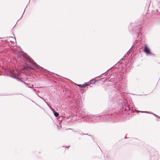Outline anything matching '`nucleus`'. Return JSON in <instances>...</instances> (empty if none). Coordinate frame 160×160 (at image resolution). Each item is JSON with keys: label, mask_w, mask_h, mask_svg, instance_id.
<instances>
[{"label": "nucleus", "mask_w": 160, "mask_h": 160, "mask_svg": "<svg viewBox=\"0 0 160 160\" xmlns=\"http://www.w3.org/2000/svg\"><path fill=\"white\" fill-rule=\"evenodd\" d=\"M132 48V47H131V48H130V49H131Z\"/></svg>", "instance_id": "obj_10"}, {"label": "nucleus", "mask_w": 160, "mask_h": 160, "mask_svg": "<svg viewBox=\"0 0 160 160\" xmlns=\"http://www.w3.org/2000/svg\"><path fill=\"white\" fill-rule=\"evenodd\" d=\"M154 115H156V116H157L156 115H155V114H154Z\"/></svg>", "instance_id": "obj_14"}, {"label": "nucleus", "mask_w": 160, "mask_h": 160, "mask_svg": "<svg viewBox=\"0 0 160 160\" xmlns=\"http://www.w3.org/2000/svg\"><path fill=\"white\" fill-rule=\"evenodd\" d=\"M132 48V47H131V48H130V49H131Z\"/></svg>", "instance_id": "obj_12"}, {"label": "nucleus", "mask_w": 160, "mask_h": 160, "mask_svg": "<svg viewBox=\"0 0 160 160\" xmlns=\"http://www.w3.org/2000/svg\"><path fill=\"white\" fill-rule=\"evenodd\" d=\"M132 48V47H131V48H130V49H131Z\"/></svg>", "instance_id": "obj_13"}, {"label": "nucleus", "mask_w": 160, "mask_h": 160, "mask_svg": "<svg viewBox=\"0 0 160 160\" xmlns=\"http://www.w3.org/2000/svg\"><path fill=\"white\" fill-rule=\"evenodd\" d=\"M132 48V47H131V48H130V49H131Z\"/></svg>", "instance_id": "obj_11"}, {"label": "nucleus", "mask_w": 160, "mask_h": 160, "mask_svg": "<svg viewBox=\"0 0 160 160\" xmlns=\"http://www.w3.org/2000/svg\"><path fill=\"white\" fill-rule=\"evenodd\" d=\"M88 117L89 118H92L95 120H98L100 119V118H99V117H100V116L98 115L94 116L93 114H91L88 115Z\"/></svg>", "instance_id": "obj_3"}, {"label": "nucleus", "mask_w": 160, "mask_h": 160, "mask_svg": "<svg viewBox=\"0 0 160 160\" xmlns=\"http://www.w3.org/2000/svg\"><path fill=\"white\" fill-rule=\"evenodd\" d=\"M28 87L29 88H31V87Z\"/></svg>", "instance_id": "obj_9"}, {"label": "nucleus", "mask_w": 160, "mask_h": 160, "mask_svg": "<svg viewBox=\"0 0 160 160\" xmlns=\"http://www.w3.org/2000/svg\"><path fill=\"white\" fill-rule=\"evenodd\" d=\"M10 76L13 77L14 78H17V80H19L20 82L24 83L25 84H27L23 80L19 79L18 77L19 75V72L16 70L10 72Z\"/></svg>", "instance_id": "obj_2"}, {"label": "nucleus", "mask_w": 160, "mask_h": 160, "mask_svg": "<svg viewBox=\"0 0 160 160\" xmlns=\"http://www.w3.org/2000/svg\"><path fill=\"white\" fill-rule=\"evenodd\" d=\"M40 98H42L43 99V98L41 97V96H39Z\"/></svg>", "instance_id": "obj_8"}, {"label": "nucleus", "mask_w": 160, "mask_h": 160, "mask_svg": "<svg viewBox=\"0 0 160 160\" xmlns=\"http://www.w3.org/2000/svg\"><path fill=\"white\" fill-rule=\"evenodd\" d=\"M87 85H88L87 84L85 83V84H83L82 85H78V86L82 88H83L85 87Z\"/></svg>", "instance_id": "obj_6"}, {"label": "nucleus", "mask_w": 160, "mask_h": 160, "mask_svg": "<svg viewBox=\"0 0 160 160\" xmlns=\"http://www.w3.org/2000/svg\"><path fill=\"white\" fill-rule=\"evenodd\" d=\"M127 108H128V109H127L128 110H130V108L129 106H128Z\"/></svg>", "instance_id": "obj_7"}, {"label": "nucleus", "mask_w": 160, "mask_h": 160, "mask_svg": "<svg viewBox=\"0 0 160 160\" xmlns=\"http://www.w3.org/2000/svg\"><path fill=\"white\" fill-rule=\"evenodd\" d=\"M49 106V108L51 109V110H52V111L54 113V115L56 116L57 117L59 115L58 113L56 112L54 110V109L52 108L50 106H49V105L47 104Z\"/></svg>", "instance_id": "obj_5"}, {"label": "nucleus", "mask_w": 160, "mask_h": 160, "mask_svg": "<svg viewBox=\"0 0 160 160\" xmlns=\"http://www.w3.org/2000/svg\"><path fill=\"white\" fill-rule=\"evenodd\" d=\"M144 49V52L146 53L147 55L151 54V52L149 51V49L148 47L146 45H145Z\"/></svg>", "instance_id": "obj_4"}, {"label": "nucleus", "mask_w": 160, "mask_h": 160, "mask_svg": "<svg viewBox=\"0 0 160 160\" xmlns=\"http://www.w3.org/2000/svg\"><path fill=\"white\" fill-rule=\"evenodd\" d=\"M21 58H22L21 60V62H24L27 65V68H29L30 69L33 70L37 67L36 64L31 61L27 58L25 57L23 54H22L20 56Z\"/></svg>", "instance_id": "obj_1"}]
</instances>
